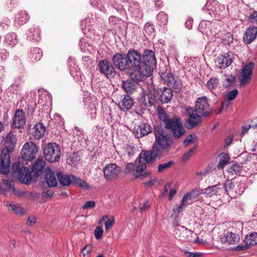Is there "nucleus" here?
<instances>
[{
    "label": "nucleus",
    "instance_id": "1a4fd4ad",
    "mask_svg": "<svg viewBox=\"0 0 257 257\" xmlns=\"http://www.w3.org/2000/svg\"><path fill=\"white\" fill-rule=\"evenodd\" d=\"M161 153L157 146H155L154 144L151 150L142 151L140 153L139 158L137 159V162L141 163L142 160L146 163L153 162L156 160L157 155Z\"/></svg>",
    "mask_w": 257,
    "mask_h": 257
},
{
    "label": "nucleus",
    "instance_id": "4c0bfd02",
    "mask_svg": "<svg viewBox=\"0 0 257 257\" xmlns=\"http://www.w3.org/2000/svg\"><path fill=\"white\" fill-rule=\"evenodd\" d=\"M57 176L60 183L63 186H68L72 183L73 175H66L61 173H58Z\"/></svg>",
    "mask_w": 257,
    "mask_h": 257
},
{
    "label": "nucleus",
    "instance_id": "72a5a7b5",
    "mask_svg": "<svg viewBox=\"0 0 257 257\" xmlns=\"http://www.w3.org/2000/svg\"><path fill=\"white\" fill-rule=\"evenodd\" d=\"M28 38L30 41L36 42L40 40V31L36 27L31 28L27 33Z\"/></svg>",
    "mask_w": 257,
    "mask_h": 257
},
{
    "label": "nucleus",
    "instance_id": "a211bd4d",
    "mask_svg": "<svg viewBox=\"0 0 257 257\" xmlns=\"http://www.w3.org/2000/svg\"><path fill=\"white\" fill-rule=\"evenodd\" d=\"M133 71L130 73L131 80L138 84L143 81L146 76H148L150 71L145 68H133Z\"/></svg>",
    "mask_w": 257,
    "mask_h": 257
},
{
    "label": "nucleus",
    "instance_id": "37998d69",
    "mask_svg": "<svg viewBox=\"0 0 257 257\" xmlns=\"http://www.w3.org/2000/svg\"><path fill=\"white\" fill-rule=\"evenodd\" d=\"M6 205L10 210H12L15 214L24 213V209L19 204H14L11 201H8Z\"/></svg>",
    "mask_w": 257,
    "mask_h": 257
},
{
    "label": "nucleus",
    "instance_id": "2f4dec72",
    "mask_svg": "<svg viewBox=\"0 0 257 257\" xmlns=\"http://www.w3.org/2000/svg\"><path fill=\"white\" fill-rule=\"evenodd\" d=\"M32 130V134L36 139H39L43 137L46 131L45 127L42 123H39L35 125Z\"/></svg>",
    "mask_w": 257,
    "mask_h": 257
},
{
    "label": "nucleus",
    "instance_id": "c85d7f7f",
    "mask_svg": "<svg viewBox=\"0 0 257 257\" xmlns=\"http://www.w3.org/2000/svg\"><path fill=\"white\" fill-rule=\"evenodd\" d=\"M158 99L162 103H167L171 99L173 94L171 89L164 87L163 90H161L160 92H158Z\"/></svg>",
    "mask_w": 257,
    "mask_h": 257
},
{
    "label": "nucleus",
    "instance_id": "7ed1b4c3",
    "mask_svg": "<svg viewBox=\"0 0 257 257\" xmlns=\"http://www.w3.org/2000/svg\"><path fill=\"white\" fill-rule=\"evenodd\" d=\"M24 162H17L13 164L12 172L14 174L18 173L19 180L24 183L29 184L32 179V176L30 170L25 166Z\"/></svg>",
    "mask_w": 257,
    "mask_h": 257
},
{
    "label": "nucleus",
    "instance_id": "0eeeda50",
    "mask_svg": "<svg viewBox=\"0 0 257 257\" xmlns=\"http://www.w3.org/2000/svg\"><path fill=\"white\" fill-rule=\"evenodd\" d=\"M159 117L162 123L165 127L172 131L175 127L181 123L179 117H174L170 118L164 110L161 109L158 111Z\"/></svg>",
    "mask_w": 257,
    "mask_h": 257
},
{
    "label": "nucleus",
    "instance_id": "6ab92c4d",
    "mask_svg": "<svg viewBox=\"0 0 257 257\" xmlns=\"http://www.w3.org/2000/svg\"><path fill=\"white\" fill-rule=\"evenodd\" d=\"M26 117L25 112L22 109H18L16 111L13 118V125L18 128H23L26 124Z\"/></svg>",
    "mask_w": 257,
    "mask_h": 257
},
{
    "label": "nucleus",
    "instance_id": "423d86ee",
    "mask_svg": "<svg viewBox=\"0 0 257 257\" xmlns=\"http://www.w3.org/2000/svg\"><path fill=\"white\" fill-rule=\"evenodd\" d=\"M161 79L169 87L178 91L181 89L182 82L180 78H175L173 73L167 70L160 74Z\"/></svg>",
    "mask_w": 257,
    "mask_h": 257
},
{
    "label": "nucleus",
    "instance_id": "6e6552de",
    "mask_svg": "<svg viewBox=\"0 0 257 257\" xmlns=\"http://www.w3.org/2000/svg\"><path fill=\"white\" fill-rule=\"evenodd\" d=\"M254 66V63L250 62L242 66L239 78L240 86L242 87L249 83L252 76Z\"/></svg>",
    "mask_w": 257,
    "mask_h": 257
},
{
    "label": "nucleus",
    "instance_id": "393cba45",
    "mask_svg": "<svg viewBox=\"0 0 257 257\" xmlns=\"http://www.w3.org/2000/svg\"><path fill=\"white\" fill-rule=\"evenodd\" d=\"M151 130V127L148 123H141L135 128L134 134L137 138H140L150 133Z\"/></svg>",
    "mask_w": 257,
    "mask_h": 257
},
{
    "label": "nucleus",
    "instance_id": "c03bdc74",
    "mask_svg": "<svg viewBox=\"0 0 257 257\" xmlns=\"http://www.w3.org/2000/svg\"><path fill=\"white\" fill-rule=\"evenodd\" d=\"M244 242L249 246L257 244V232L250 233L247 235L244 239Z\"/></svg>",
    "mask_w": 257,
    "mask_h": 257
},
{
    "label": "nucleus",
    "instance_id": "f257e3e1",
    "mask_svg": "<svg viewBox=\"0 0 257 257\" xmlns=\"http://www.w3.org/2000/svg\"><path fill=\"white\" fill-rule=\"evenodd\" d=\"M185 110L186 114L188 117L186 119V123L189 128L196 126L201 121L202 116H207L212 112L205 96L198 98L194 107L186 106Z\"/></svg>",
    "mask_w": 257,
    "mask_h": 257
},
{
    "label": "nucleus",
    "instance_id": "69168bd1",
    "mask_svg": "<svg viewBox=\"0 0 257 257\" xmlns=\"http://www.w3.org/2000/svg\"><path fill=\"white\" fill-rule=\"evenodd\" d=\"M248 20L252 24L257 25V11H254L249 15Z\"/></svg>",
    "mask_w": 257,
    "mask_h": 257
},
{
    "label": "nucleus",
    "instance_id": "c9c22d12",
    "mask_svg": "<svg viewBox=\"0 0 257 257\" xmlns=\"http://www.w3.org/2000/svg\"><path fill=\"white\" fill-rule=\"evenodd\" d=\"M90 1L91 6L99 8L100 10H102L99 7L100 5L103 7V8H104L106 6L108 7L110 6H112L114 8L115 7L114 6V0H90Z\"/></svg>",
    "mask_w": 257,
    "mask_h": 257
},
{
    "label": "nucleus",
    "instance_id": "c756f323",
    "mask_svg": "<svg viewBox=\"0 0 257 257\" xmlns=\"http://www.w3.org/2000/svg\"><path fill=\"white\" fill-rule=\"evenodd\" d=\"M45 180L49 187H55L57 185L55 174L50 169H46Z\"/></svg>",
    "mask_w": 257,
    "mask_h": 257
},
{
    "label": "nucleus",
    "instance_id": "a18cd8bd",
    "mask_svg": "<svg viewBox=\"0 0 257 257\" xmlns=\"http://www.w3.org/2000/svg\"><path fill=\"white\" fill-rule=\"evenodd\" d=\"M42 51L39 48L35 47L31 50L29 58L31 60H39L42 57Z\"/></svg>",
    "mask_w": 257,
    "mask_h": 257
},
{
    "label": "nucleus",
    "instance_id": "4468645a",
    "mask_svg": "<svg viewBox=\"0 0 257 257\" xmlns=\"http://www.w3.org/2000/svg\"><path fill=\"white\" fill-rule=\"evenodd\" d=\"M120 172V168L115 164L106 165L103 169L104 177L107 180L116 179Z\"/></svg>",
    "mask_w": 257,
    "mask_h": 257
},
{
    "label": "nucleus",
    "instance_id": "de8ad7c7",
    "mask_svg": "<svg viewBox=\"0 0 257 257\" xmlns=\"http://www.w3.org/2000/svg\"><path fill=\"white\" fill-rule=\"evenodd\" d=\"M241 167L238 165L236 163H232L229 165L227 168V171L232 175L240 174Z\"/></svg>",
    "mask_w": 257,
    "mask_h": 257
},
{
    "label": "nucleus",
    "instance_id": "4d7b16f0",
    "mask_svg": "<svg viewBox=\"0 0 257 257\" xmlns=\"http://www.w3.org/2000/svg\"><path fill=\"white\" fill-rule=\"evenodd\" d=\"M145 33L149 36H154L155 29L153 25L150 23H147L144 27Z\"/></svg>",
    "mask_w": 257,
    "mask_h": 257
},
{
    "label": "nucleus",
    "instance_id": "052dcab7",
    "mask_svg": "<svg viewBox=\"0 0 257 257\" xmlns=\"http://www.w3.org/2000/svg\"><path fill=\"white\" fill-rule=\"evenodd\" d=\"M196 138V136L194 134H192L187 136L183 142L184 146L186 147L191 143H194L195 141Z\"/></svg>",
    "mask_w": 257,
    "mask_h": 257
},
{
    "label": "nucleus",
    "instance_id": "f03ea898",
    "mask_svg": "<svg viewBox=\"0 0 257 257\" xmlns=\"http://www.w3.org/2000/svg\"><path fill=\"white\" fill-rule=\"evenodd\" d=\"M38 148L33 142H26L21 151V158H19L18 162H24L27 164V161H32L37 156Z\"/></svg>",
    "mask_w": 257,
    "mask_h": 257
},
{
    "label": "nucleus",
    "instance_id": "5fc2aeb1",
    "mask_svg": "<svg viewBox=\"0 0 257 257\" xmlns=\"http://www.w3.org/2000/svg\"><path fill=\"white\" fill-rule=\"evenodd\" d=\"M229 160V157L226 153H222L220 155L218 168L219 169L223 168L228 163Z\"/></svg>",
    "mask_w": 257,
    "mask_h": 257
},
{
    "label": "nucleus",
    "instance_id": "cd10ccee",
    "mask_svg": "<svg viewBox=\"0 0 257 257\" xmlns=\"http://www.w3.org/2000/svg\"><path fill=\"white\" fill-rule=\"evenodd\" d=\"M134 105L133 99L128 95H125L121 99L120 102L118 104V106L120 110L125 111L132 108Z\"/></svg>",
    "mask_w": 257,
    "mask_h": 257
},
{
    "label": "nucleus",
    "instance_id": "e433bc0d",
    "mask_svg": "<svg viewBox=\"0 0 257 257\" xmlns=\"http://www.w3.org/2000/svg\"><path fill=\"white\" fill-rule=\"evenodd\" d=\"M212 24L209 21H202L199 24V30L203 34L209 36L213 33L211 30Z\"/></svg>",
    "mask_w": 257,
    "mask_h": 257
},
{
    "label": "nucleus",
    "instance_id": "9d476101",
    "mask_svg": "<svg viewBox=\"0 0 257 257\" xmlns=\"http://www.w3.org/2000/svg\"><path fill=\"white\" fill-rule=\"evenodd\" d=\"M127 58L130 63V67L139 68L143 67L142 57L141 54L136 50L130 49L127 53Z\"/></svg>",
    "mask_w": 257,
    "mask_h": 257
},
{
    "label": "nucleus",
    "instance_id": "f8f14e48",
    "mask_svg": "<svg viewBox=\"0 0 257 257\" xmlns=\"http://www.w3.org/2000/svg\"><path fill=\"white\" fill-rule=\"evenodd\" d=\"M142 60L143 67L150 72L156 67L157 61L155 53L151 50H146L144 52Z\"/></svg>",
    "mask_w": 257,
    "mask_h": 257
},
{
    "label": "nucleus",
    "instance_id": "aec40b11",
    "mask_svg": "<svg viewBox=\"0 0 257 257\" xmlns=\"http://www.w3.org/2000/svg\"><path fill=\"white\" fill-rule=\"evenodd\" d=\"M156 91L155 90L150 91L144 94L141 98L142 105L148 107L152 106L156 102Z\"/></svg>",
    "mask_w": 257,
    "mask_h": 257
},
{
    "label": "nucleus",
    "instance_id": "7c9ffc66",
    "mask_svg": "<svg viewBox=\"0 0 257 257\" xmlns=\"http://www.w3.org/2000/svg\"><path fill=\"white\" fill-rule=\"evenodd\" d=\"M83 102L87 109L93 111V113H96V106L98 105V102L95 96H87L84 98Z\"/></svg>",
    "mask_w": 257,
    "mask_h": 257
},
{
    "label": "nucleus",
    "instance_id": "473e14b6",
    "mask_svg": "<svg viewBox=\"0 0 257 257\" xmlns=\"http://www.w3.org/2000/svg\"><path fill=\"white\" fill-rule=\"evenodd\" d=\"M4 155L1 153L0 155V172L4 174H7L10 170L11 160L9 158V160L6 162L4 160Z\"/></svg>",
    "mask_w": 257,
    "mask_h": 257
},
{
    "label": "nucleus",
    "instance_id": "e2e57ef3",
    "mask_svg": "<svg viewBox=\"0 0 257 257\" xmlns=\"http://www.w3.org/2000/svg\"><path fill=\"white\" fill-rule=\"evenodd\" d=\"M10 21L8 18L4 19L0 24V31H5L8 29Z\"/></svg>",
    "mask_w": 257,
    "mask_h": 257
},
{
    "label": "nucleus",
    "instance_id": "bb28decb",
    "mask_svg": "<svg viewBox=\"0 0 257 257\" xmlns=\"http://www.w3.org/2000/svg\"><path fill=\"white\" fill-rule=\"evenodd\" d=\"M45 165V162L42 159L38 158L32 168V173L34 177L39 176L43 172Z\"/></svg>",
    "mask_w": 257,
    "mask_h": 257
},
{
    "label": "nucleus",
    "instance_id": "5701e85b",
    "mask_svg": "<svg viewBox=\"0 0 257 257\" xmlns=\"http://www.w3.org/2000/svg\"><path fill=\"white\" fill-rule=\"evenodd\" d=\"M257 36V27H249L246 30L243 36V42L246 44H251Z\"/></svg>",
    "mask_w": 257,
    "mask_h": 257
},
{
    "label": "nucleus",
    "instance_id": "864d4df0",
    "mask_svg": "<svg viewBox=\"0 0 257 257\" xmlns=\"http://www.w3.org/2000/svg\"><path fill=\"white\" fill-rule=\"evenodd\" d=\"M72 183L76 186L81 187L84 189H87L89 188L88 184L85 182L82 179L77 178L74 176L73 178Z\"/></svg>",
    "mask_w": 257,
    "mask_h": 257
},
{
    "label": "nucleus",
    "instance_id": "79ce46f5",
    "mask_svg": "<svg viewBox=\"0 0 257 257\" xmlns=\"http://www.w3.org/2000/svg\"><path fill=\"white\" fill-rule=\"evenodd\" d=\"M130 5L128 8V11L132 14L134 17H139L141 15L140 11V5L137 2L132 1L130 2Z\"/></svg>",
    "mask_w": 257,
    "mask_h": 257
},
{
    "label": "nucleus",
    "instance_id": "338daca9",
    "mask_svg": "<svg viewBox=\"0 0 257 257\" xmlns=\"http://www.w3.org/2000/svg\"><path fill=\"white\" fill-rule=\"evenodd\" d=\"M95 206V202L94 201H86L83 205L82 208L83 209H88L93 208Z\"/></svg>",
    "mask_w": 257,
    "mask_h": 257
},
{
    "label": "nucleus",
    "instance_id": "4be33fe9",
    "mask_svg": "<svg viewBox=\"0 0 257 257\" xmlns=\"http://www.w3.org/2000/svg\"><path fill=\"white\" fill-rule=\"evenodd\" d=\"M239 240V235L230 231L225 232L223 235L221 237V242L226 244H235Z\"/></svg>",
    "mask_w": 257,
    "mask_h": 257
},
{
    "label": "nucleus",
    "instance_id": "9b49d317",
    "mask_svg": "<svg viewBox=\"0 0 257 257\" xmlns=\"http://www.w3.org/2000/svg\"><path fill=\"white\" fill-rule=\"evenodd\" d=\"M16 139L12 133H9L6 137L5 148L2 153L4 155V160L7 162L10 158V154L12 153L15 148Z\"/></svg>",
    "mask_w": 257,
    "mask_h": 257
},
{
    "label": "nucleus",
    "instance_id": "49530a36",
    "mask_svg": "<svg viewBox=\"0 0 257 257\" xmlns=\"http://www.w3.org/2000/svg\"><path fill=\"white\" fill-rule=\"evenodd\" d=\"M171 132L173 137L175 139L181 138L185 133V128L182 123L175 127Z\"/></svg>",
    "mask_w": 257,
    "mask_h": 257
},
{
    "label": "nucleus",
    "instance_id": "ea45409f",
    "mask_svg": "<svg viewBox=\"0 0 257 257\" xmlns=\"http://www.w3.org/2000/svg\"><path fill=\"white\" fill-rule=\"evenodd\" d=\"M218 37L221 40V43L224 45H230L233 40L232 35L230 32L221 33Z\"/></svg>",
    "mask_w": 257,
    "mask_h": 257
},
{
    "label": "nucleus",
    "instance_id": "a19ab883",
    "mask_svg": "<svg viewBox=\"0 0 257 257\" xmlns=\"http://www.w3.org/2000/svg\"><path fill=\"white\" fill-rule=\"evenodd\" d=\"M204 9L207 10V11L212 12L215 14H217L219 15H220L219 13V7L215 2L210 0L207 1Z\"/></svg>",
    "mask_w": 257,
    "mask_h": 257
},
{
    "label": "nucleus",
    "instance_id": "13d9d810",
    "mask_svg": "<svg viewBox=\"0 0 257 257\" xmlns=\"http://www.w3.org/2000/svg\"><path fill=\"white\" fill-rule=\"evenodd\" d=\"M174 164V162L172 161H169L167 163H162L159 165L158 167V171L162 172L164 170L170 168Z\"/></svg>",
    "mask_w": 257,
    "mask_h": 257
},
{
    "label": "nucleus",
    "instance_id": "774afa93",
    "mask_svg": "<svg viewBox=\"0 0 257 257\" xmlns=\"http://www.w3.org/2000/svg\"><path fill=\"white\" fill-rule=\"evenodd\" d=\"M185 255L186 257H202L203 254L200 252H192L188 251L184 252Z\"/></svg>",
    "mask_w": 257,
    "mask_h": 257
},
{
    "label": "nucleus",
    "instance_id": "603ef678",
    "mask_svg": "<svg viewBox=\"0 0 257 257\" xmlns=\"http://www.w3.org/2000/svg\"><path fill=\"white\" fill-rule=\"evenodd\" d=\"M224 186V191L227 193V194L231 196L233 195L234 184L232 181H227L224 184H222Z\"/></svg>",
    "mask_w": 257,
    "mask_h": 257
},
{
    "label": "nucleus",
    "instance_id": "3c124183",
    "mask_svg": "<svg viewBox=\"0 0 257 257\" xmlns=\"http://www.w3.org/2000/svg\"><path fill=\"white\" fill-rule=\"evenodd\" d=\"M6 41L7 43L12 47L16 45L18 42L17 35L15 33L8 34L6 36Z\"/></svg>",
    "mask_w": 257,
    "mask_h": 257
},
{
    "label": "nucleus",
    "instance_id": "a878e982",
    "mask_svg": "<svg viewBox=\"0 0 257 257\" xmlns=\"http://www.w3.org/2000/svg\"><path fill=\"white\" fill-rule=\"evenodd\" d=\"M207 88L215 96H219L221 92L219 87V81L217 78L212 77L208 81L207 83Z\"/></svg>",
    "mask_w": 257,
    "mask_h": 257
},
{
    "label": "nucleus",
    "instance_id": "8fccbe9b",
    "mask_svg": "<svg viewBox=\"0 0 257 257\" xmlns=\"http://www.w3.org/2000/svg\"><path fill=\"white\" fill-rule=\"evenodd\" d=\"M29 17L26 12L21 11L16 16V23L19 25L26 23L29 20Z\"/></svg>",
    "mask_w": 257,
    "mask_h": 257
},
{
    "label": "nucleus",
    "instance_id": "2eb2a0df",
    "mask_svg": "<svg viewBox=\"0 0 257 257\" xmlns=\"http://www.w3.org/2000/svg\"><path fill=\"white\" fill-rule=\"evenodd\" d=\"M112 61L114 66L121 71L130 68L127 56L124 57L121 54L116 53L113 56Z\"/></svg>",
    "mask_w": 257,
    "mask_h": 257
},
{
    "label": "nucleus",
    "instance_id": "ddd939ff",
    "mask_svg": "<svg viewBox=\"0 0 257 257\" xmlns=\"http://www.w3.org/2000/svg\"><path fill=\"white\" fill-rule=\"evenodd\" d=\"M98 67L101 73L107 78H113L115 75V69L112 64L107 60L104 59L99 61Z\"/></svg>",
    "mask_w": 257,
    "mask_h": 257
},
{
    "label": "nucleus",
    "instance_id": "09e8293b",
    "mask_svg": "<svg viewBox=\"0 0 257 257\" xmlns=\"http://www.w3.org/2000/svg\"><path fill=\"white\" fill-rule=\"evenodd\" d=\"M158 24L161 26L166 25L168 22V16L164 12H160L156 16Z\"/></svg>",
    "mask_w": 257,
    "mask_h": 257
},
{
    "label": "nucleus",
    "instance_id": "f704fd0d",
    "mask_svg": "<svg viewBox=\"0 0 257 257\" xmlns=\"http://www.w3.org/2000/svg\"><path fill=\"white\" fill-rule=\"evenodd\" d=\"M137 83L131 80H127L122 82V88L127 94H132L136 91L137 87Z\"/></svg>",
    "mask_w": 257,
    "mask_h": 257
},
{
    "label": "nucleus",
    "instance_id": "bf43d9fd",
    "mask_svg": "<svg viewBox=\"0 0 257 257\" xmlns=\"http://www.w3.org/2000/svg\"><path fill=\"white\" fill-rule=\"evenodd\" d=\"M197 150V146H194L192 149H191L187 153L184 154L183 156L182 160L183 161H186L188 160L191 156H192Z\"/></svg>",
    "mask_w": 257,
    "mask_h": 257
},
{
    "label": "nucleus",
    "instance_id": "b1692460",
    "mask_svg": "<svg viewBox=\"0 0 257 257\" xmlns=\"http://www.w3.org/2000/svg\"><path fill=\"white\" fill-rule=\"evenodd\" d=\"M196 198L194 193H187L183 196L180 205L177 206V212L179 213L181 212L185 206L192 203V201Z\"/></svg>",
    "mask_w": 257,
    "mask_h": 257
},
{
    "label": "nucleus",
    "instance_id": "dca6fc26",
    "mask_svg": "<svg viewBox=\"0 0 257 257\" xmlns=\"http://www.w3.org/2000/svg\"><path fill=\"white\" fill-rule=\"evenodd\" d=\"M193 232L184 226H178L174 230V235L176 238L182 241H190Z\"/></svg>",
    "mask_w": 257,
    "mask_h": 257
},
{
    "label": "nucleus",
    "instance_id": "412c9836",
    "mask_svg": "<svg viewBox=\"0 0 257 257\" xmlns=\"http://www.w3.org/2000/svg\"><path fill=\"white\" fill-rule=\"evenodd\" d=\"M224 191V186L219 184L209 186L205 188L202 192L203 194L206 195L207 197H211L214 195H220Z\"/></svg>",
    "mask_w": 257,
    "mask_h": 257
},
{
    "label": "nucleus",
    "instance_id": "0e129e2a",
    "mask_svg": "<svg viewBox=\"0 0 257 257\" xmlns=\"http://www.w3.org/2000/svg\"><path fill=\"white\" fill-rule=\"evenodd\" d=\"M92 250V246L91 245H87L82 249V253L83 257H88L90 252Z\"/></svg>",
    "mask_w": 257,
    "mask_h": 257
},
{
    "label": "nucleus",
    "instance_id": "58836bf2",
    "mask_svg": "<svg viewBox=\"0 0 257 257\" xmlns=\"http://www.w3.org/2000/svg\"><path fill=\"white\" fill-rule=\"evenodd\" d=\"M136 164L138 166L136 167V171L133 173L135 177L137 178L141 176H145L146 173H144V172L146 171L147 168L146 163L143 160L141 161V163L137 162L136 161Z\"/></svg>",
    "mask_w": 257,
    "mask_h": 257
},
{
    "label": "nucleus",
    "instance_id": "39448f33",
    "mask_svg": "<svg viewBox=\"0 0 257 257\" xmlns=\"http://www.w3.org/2000/svg\"><path fill=\"white\" fill-rule=\"evenodd\" d=\"M44 154L46 159L49 162H56L60 157V148L55 143H49L45 146Z\"/></svg>",
    "mask_w": 257,
    "mask_h": 257
},
{
    "label": "nucleus",
    "instance_id": "680f3d73",
    "mask_svg": "<svg viewBox=\"0 0 257 257\" xmlns=\"http://www.w3.org/2000/svg\"><path fill=\"white\" fill-rule=\"evenodd\" d=\"M238 94V90L236 89H234V90L228 92L226 96V98L228 99L230 101L233 100Z\"/></svg>",
    "mask_w": 257,
    "mask_h": 257
},
{
    "label": "nucleus",
    "instance_id": "6e6d98bb",
    "mask_svg": "<svg viewBox=\"0 0 257 257\" xmlns=\"http://www.w3.org/2000/svg\"><path fill=\"white\" fill-rule=\"evenodd\" d=\"M235 79V77L232 75L227 76L224 80L223 85L225 87L233 86Z\"/></svg>",
    "mask_w": 257,
    "mask_h": 257
},
{
    "label": "nucleus",
    "instance_id": "20e7f679",
    "mask_svg": "<svg viewBox=\"0 0 257 257\" xmlns=\"http://www.w3.org/2000/svg\"><path fill=\"white\" fill-rule=\"evenodd\" d=\"M154 135L155 136V146L162 150H166L170 146L169 136L165 132L161 126H156L154 127Z\"/></svg>",
    "mask_w": 257,
    "mask_h": 257
},
{
    "label": "nucleus",
    "instance_id": "f3484780",
    "mask_svg": "<svg viewBox=\"0 0 257 257\" xmlns=\"http://www.w3.org/2000/svg\"><path fill=\"white\" fill-rule=\"evenodd\" d=\"M234 59V54L229 51L217 58V61L220 69H224L230 65Z\"/></svg>",
    "mask_w": 257,
    "mask_h": 257
}]
</instances>
